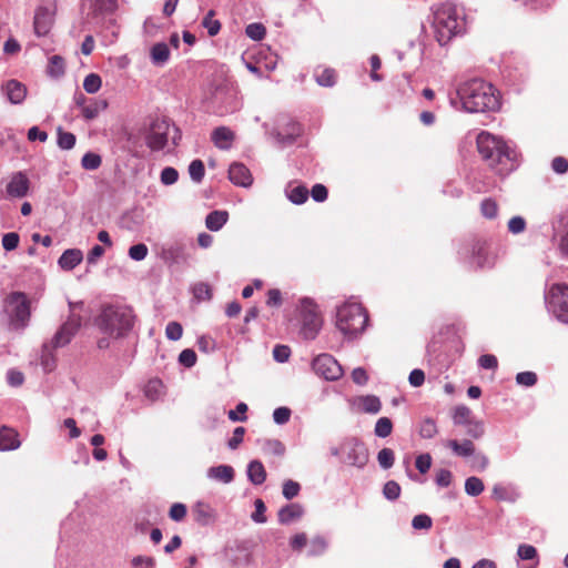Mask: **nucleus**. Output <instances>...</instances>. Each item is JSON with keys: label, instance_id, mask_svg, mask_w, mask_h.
<instances>
[{"label": "nucleus", "instance_id": "a18cd8bd", "mask_svg": "<svg viewBox=\"0 0 568 568\" xmlns=\"http://www.w3.org/2000/svg\"><path fill=\"white\" fill-rule=\"evenodd\" d=\"M402 488L399 484L395 480H388L384 484L383 487V496L389 500L395 501L400 496Z\"/></svg>", "mask_w": 568, "mask_h": 568}, {"label": "nucleus", "instance_id": "603ef678", "mask_svg": "<svg viewBox=\"0 0 568 568\" xmlns=\"http://www.w3.org/2000/svg\"><path fill=\"white\" fill-rule=\"evenodd\" d=\"M205 169L201 160H193L189 165V174L192 181L200 183L204 178Z\"/></svg>", "mask_w": 568, "mask_h": 568}, {"label": "nucleus", "instance_id": "e433bc0d", "mask_svg": "<svg viewBox=\"0 0 568 568\" xmlns=\"http://www.w3.org/2000/svg\"><path fill=\"white\" fill-rule=\"evenodd\" d=\"M455 425L465 426L474 419L471 410L465 405H458L454 408L452 415Z\"/></svg>", "mask_w": 568, "mask_h": 568}, {"label": "nucleus", "instance_id": "f257e3e1", "mask_svg": "<svg viewBox=\"0 0 568 568\" xmlns=\"http://www.w3.org/2000/svg\"><path fill=\"white\" fill-rule=\"evenodd\" d=\"M135 318L134 311L129 305H104L95 318V326L103 334L97 341L98 348L108 349L112 342L125 338L133 329Z\"/></svg>", "mask_w": 568, "mask_h": 568}, {"label": "nucleus", "instance_id": "6e6552de", "mask_svg": "<svg viewBox=\"0 0 568 568\" xmlns=\"http://www.w3.org/2000/svg\"><path fill=\"white\" fill-rule=\"evenodd\" d=\"M4 308L11 329L22 331L29 325L31 316L30 302L24 293H10L4 301Z\"/></svg>", "mask_w": 568, "mask_h": 568}, {"label": "nucleus", "instance_id": "49530a36", "mask_svg": "<svg viewBox=\"0 0 568 568\" xmlns=\"http://www.w3.org/2000/svg\"><path fill=\"white\" fill-rule=\"evenodd\" d=\"M64 73V61L60 55H52L48 64V74L58 78Z\"/></svg>", "mask_w": 568, "mask_h": 568}, {"label": "nucleus", "instance_id": "a878e982", "mask_svg": "<svg viewBox=\"0 0 568 568\" xmlns=\"http://www.w3.org/2000/svg\"><path fill=\"white\" fill-rule=\"evenodd\" d=\"M83 260V254L79 248L65 250L58 260V265L64 271H71Z\"/></svg>", "mask_w": 568, "mask_h": 568}, {"label": "nucleus", "instance_id": "7ed1b4c3", "mask_svg": "<svg viewBox=\"0 0 568 568\" xmlns=\"http://www.w3.org/2000/svg\"><path fill=\"white\" fill-rule=\"evenodd\" d=\"M481 158L500 175H506L517 168V151L501 138L481 131L476 139Z\"/></svg>", "mask_w": 568, "mask_h": 568}, {"label": "nucleus", "instance_id": "473e14b6", "mask_svg": "<svg viewBox=\"0 0 568 568\" xmlns=\"http://www.w3.org/2000/svg\"><path fill=\"white\" fill-rule=\"evenodd\" d=\"M247 478L253 485H262L266 479V471L260 460H252L247 465Z\"/></svg>", "mask_w": 568, "mask_h": 568}, {"label": "nucleus", "instance_id": "4c0bfd02", "mask_svg": "<svg viewBox=\"0 0 568 568\" xmlns=\"http://www.w3.org/2000/svg\"><path fill=\"white\" fill-rule=\"evenodd\" d=\"M485 489V485L479 477L470 476L465 480V493L468 496L477 497Z\"/></svg>", "mask_w": 568, "mask_h": 568}, {"label": "nucleus", "instance_id": "4468645a", "mask_svg": "<svg viewBox=\"0 0 568 568\" xmlns=\"http://www.w3.org/2000/svg\"><path fill=\"white\" fill-rule=\"evenodd\" d=\"M55 2L53 0H43L38 7L34 14V32L38 37L47 36L54 21L55 16Z\"/></svg>", "mask_w": 568, "mask_h": 568}, {"label": "nucleus", "instance_id": "5fc2aeb1", "mask_svg": "<svg viewBox=\"0 0 568 568\" xmlns=\"http://www.w3.org/2000/svg\"><path fill=\"white\" fill-rule=\"evenodd\" d=\"M465 427H466V434L474 439H479L485 434L484 423L480 420H477L475 418L471 422H469L467 425H465Z\"/></svg>", "mask_w": 568, "mask_h": 568}, {"label": "nucleus", "instance_id": "dca6fc26", "mask_svg": "<svg viewBox=\"0 0 568 568\" xmlns=\"http://www.w3.org/2000/svg\"><path fill=\"white\" fill-rule=\"evenodd\" d=\"M161 258L169 264H180L187 260L186 243L183 240L166 242L161 247Z\"/></svg>", "mask_w": 568, "mask_h": 568}, {"label": "nucleus", "instance_id": "0e129e2a", "mask_svg": "<svg viewBox=\"0 0 568 568\" xmlns=\"http://www.w3.org/2000/svg\"><path fill=\"white\" fill-rule=\"evenodd\" d=\"M178 179L179 172L172 166H166L161 172L160 180L164 185H172L178 181Z\"/></svg>", "mask_w": 568, "mask_h": 568}, {"label": "nucleus", "instance_id": "423d86ee", "mask_svg": "<svg viewBox=\"0 0 568 568\" xmlns=\"http://www.w3.org/2000/svg\"><path fill=\"white\" fill-rule=\"evenodd\" d=\"M367 324L368 314L359 302L348 300L336 307L335 325L347 339L362 335Z\"/></svg>", "mask_w": 568, "mask_h": 568}, {"label": "nucleus", "instance_id": "a19ab883", "mask_svg": "<svg viewBox=\"0 0 568 568\" xmlns=\"http://www.w3.org/2000/svg\"><path fill=\"white\" fill-rule=\"evenodd\" d=\"M327 546V541L325 540L324 537L316 536L308 544L307 556H320L325 552Z\"/></svg>", "mask_w": 568, "mask_h": 568}, {"label": "nucleus", "instance_id": "052dcab7", "mask_svg": "<svg viewBox=\"0 0 568 568\" xmlns=\"http://www.w3.org/2000/svg\"><path fill=\"white\" fill-rule=\"evenodd\" d=\"M516 383L525 387H531L537 383V375L534 372H520L516 375Z\"/></svg>", "mask_w": 568, "mask_h": 568}, {"label": "nucleus", "instance_id": "9b49d317", "mask_svg": "<svg viewBox=\"0 0 568 568\" xmlns=\"http://www.w3.org/2000/svg\"><path fill=\"white\" fill-rule=\"evenodd\" d=\"M300 313H301V334L304 339L312 341L314 339L321 327H322V318L317 312L316 304L311 298H302L300 302Z\"/></svg>", "mask_w": 568, "mask_h": 568}, {"label": "nucleus", "instance_id": "bf43d9fd", "mask_svg": "<svg viewBox=\"0 0 568 568\" xmlns=\"http://www.w3.org/2000/svg\"><path fill=\"white\" fill-rule=\"evenodd\" d=\"M301 486L297 481L288 479L283 484L282 494L286 499L291 500L298 495Z\"/></svg>", "mask_w": 568, "mask_h": 568}, {"label": "nucleus", "instance_id": "3c124183", "mask_svg": "<svg viewBox=\"0 0 568 568\" xmlns=\"http://www.w3.org/2000/svg\"><path fill=\"white\" fill-rule=\"evenodd\" d=\"M162 389H163L162 382L160 379L155 378V379L149 381V383L145 385L144 394L151 400H155L162 394Z\"/></svg>", "mask_w": 568, "mask_h": 568}, {"label": "nucleus", "instance_id": "58836bf2", "mask_svg": "<svg viewBox=\"0 0 568 568\" xmlns=\"http://www.w3.org/2000/svg\"><path fill=\"white\" fill-rule=\"evenodd\" d=\"M215 11L210 10L202 20V27L207 30L210 37L216 36L221 30V22L214 18Z\"/></svg>", "mask_w": 568, "mask_h": 568}, {"label": "nucleus", "instance_id": "6e6d98bb", "mask_svg": "<svg viewBox=\"0 0 568 568\" xmlns=\"http://www.w3.org/2000/svg\"><path fill=\"white\" fill-rule=\"evenodd\" d=\"M412 527L415 530H429L433 527V519L427 514H419L412 519Z\"/></svg>", "mask_w": 568, "mask_h": 568}, {"label": "nucleus", "instance_id": "2eb2a0df", "mask_svg": "<svg viewBox=\"0 0 568 568\" xmlns=\"http://www.w3.org/2000/svg\"><path fill=\"white\" fill-rule=\"evenodd\" d=\"M313 369L327 381H337L343 375L341 364L329 354H321L314 358Z\"/></svg>", "mask_w": 568, "mask_h": 568}, {"label": "nucleus", "instance_id": "72a5a7b5", "mask_svg": "<svg viewBox=\"0 0 568 568\" xmlns=\"http://www.w3.org/2000/svg\"><path fill=\"white\" fill-rule=\"evenodd\" d=\"M314 79L320 87L332 88L336 83V72L331 68H316Z\"/></svg>", "mask_w": 568, "mask_h": 568}, {"label": "nucleus", "instance_id": "f8f14e48", "mask_svg": "<svg viewBox=\"0 0 568 568\" xmlns=\"http://www.w3.org/2000/svg\"><path fill=\"white\" fill-rule=\"evenodd\" d=\"M272 134L281 148H286L302 134V126L288 115H281Z\"/></svg>", "mask_w": 568, "mask_h": 568}, {"label": "nucleus", "instance_id": "aec40b11", "mask_svg": "<svg viewBox=\"0 0 568 568\" xmlns=\"http://www.w3.org/2000/svg\"><path fill=\"white\" fill-rule=\"evenodd\" d=\"M229 179L233 184L242 187H248L253 182L250 170L243 163L239 162H234L230 165Z\"/></svg>", "mask_w": 568, "mask_h": 568}, {"label": "nucleus", "instance_id": "8fccbe9b", "mask_svg": "<svg viewBox=\"0 0 568 568\" xmlns=\"http://www.w3.org/2000/svg\"><path fill=\"white\" fill-rule=\"evenodd\" d=\"M101 163V156L93 152H87L81 159L82 168L90 171L99 169Z\"/></svg>", "mask_w": 568, "mask_h": 568}, {"label": "nucleus", "instance_id": "680f3d73", "mask_svg": "<svg viewBox=\"0 0 568 568\" xmlns=\"http://www.w3.org/2000/svg\"><path fill=\"white\" fill-rule=\"evenodd\" d=\"M508 231L511 233V234H520L523 233L525 230H526V221L523 216H513L509 221H508Z\"/></svg>", "mask_w": 568, "mask_h": 568}, {"label": "nucleus", "instance_id": "b1692460", "mask_svg": "<svg viewBox=\"0 0 568 568\" xmlns=\"http://www.w3.org/2000/svg\"><path fill=\"white\" fill-rule=\"evenodd\" d=\"M470 263L479 268L493 266V257L489 256L485 244L478 242L473 245Z\"/></svg>", "mask_w": 568, "mask_h": 568}, {"label": "nucleus", "instance_id": "774afa93", "mask_svg": "<svg viewBox=\"0 0 568 568\" xmlns=\"http://www.w3.org/2000/svg\"><path fill=\"white\" fill-rule=\"evenodd\" d=\"M131 564L134 568H154L155 560L153 557L149 556H136L131 560Z\"/></svg>", "mask_w": 568, "mask_h": 568}, {"label": "nucleus", "instance_id": "1a4fd4ad", "mask_svg": "<svg viewBox=\"0 0 568 568\" xmlns=\"http://www.w3.org/2000/svg\"><path fill=\"white\" fill-rule=\"evenodd\" d=\"M545 304L549 314L568 324V285L555 283L545 292Z\"/></svg>", "mask_w": 568, "mask_h": 568}, {"label": "nucleus", "instance_id": "393cba45", "mask_svg": "<svg viewBox=\"0 0 568 568\" xmlns=\"http://www.w3.org/2000/svg\"><path fill=\"white\" fill-rule=\"evenodd\" d=\"M207 478L223 484H230L234 480V468L230 465L213 466L207 469Z\"/></svg>", "mask_w": 568, "mask_h": 568}, {"label": "nucleus", "instance_id": "e2e57ef3", "mask_svg": "<svg viewBox=\"0 0 568 568\" xmlns=\"http://www.w3.org/2000/svg\"><path fill=\"white\" fill-rule=\"evenodd\" d=\"M182 334V325L178 322H170L165 327V335L170 341H179Z\"/></svg>", "mask_w": 568, "mask_h": 568}, {"label": "nucleus", "instance_id": "338daca9", "mask_svg": "<svg viewBox=\"0 0 568 568\" xmlns=\"http://www.w3.org/2000/svg\"><path fill=\"white\" fill-rule=\"evenodd\" d=\"M148 246L143 243L132 245L129 248V256L134 261H143L148 255Z\"/></svg>", "mask_w": 568, "mask_h": 568}, {"label": "nucleus", "instance_id": "f704fd0d", "mask_svg": "<svg viewBox=\"0 0 568 568\" xmlns=\"http://www.w3.org/2000/svg\"><path fill=\"white\" fill-rule=\"evenodd\" d=\"M358 407L367 414H377L382 408L381 399L375 395H365L357 398Z\"/></svg>", "mask_w": 568, "mask_h": 568}, {"label": "nucleus", "instance_id": "cd10ccee", "mask_svg": "<svg viewBox=\"0 0 568 568\" xmlns=\"http://www.w3.org/2000/svg\"><path fill=\"white\" fill-rule=\"evenodd\" d=\"M446 446L449 447L456 456L465 458L473 456L476 450L474 443L469 439H464L462 442L449 439L446 443Z\"/></svg>", "mask_w": 568, "mask_h": 568}, {"label": "nucleus", "instance_id": "69168bd1", "mask_svg": "<svg viewBox=\"0 0 568 568\" xmlns=\"http://www.w3.org/2000/svg\"><path fill=\"white\" fill-rule=\"evenodd\" d=\"M179 363L187 368L193 367L196 363V354L193 349H183L179 355Z\"/></svg>", "mask_w": 568, "mask_h": 568}, {"label": "nucleus", "instance_id": "6ab92c4d", "mask_svg": "<svg viewBox=\"0 0 568 568\" xmlns=\"http://www.w3.org/2000/svg\"><path fill=\"white\" fill-rule=\"evenodd\" d=\"M521 497L519 488L514 484H495L491 498L497 501L516 503Z\"/></svg>", "mask_w": 568, "mask_h": 568}, {"label": "nucleus", "instance_id": "20e7f679", "mask_svg": "<svg viewBox=\"0 0 568 568\" xmlns=\"http://www.w3.org/2000/svg\"><path fill=\"white\" fill-rule=\"evenodd\" d=\"M432 27L437 42L440 45L447 44L466 31L464 9L450 1L434 7Z\"/></svg>", "mask_w": 568, "mask_h": 568}, {"label": "nucleus", "instance_id": "09e8293b", "mask_svg": "<svg viewBox=\"0 0 568 568\" xmlns=\"http://www.w3.org/2000/svg\"><path fill=\"white\" fill-rule=\"evenodd\" d=\"M58 145L62 150H71L75 145V135L65 132L61 128L58 129Z\"/></svg>", "mask_w": 568, "mask_h": 568}, {"label": "nucleus", "instance_id": "f3484780", "mask_svg": "<svg viewBox=\"0 0 568 568\" xmlns=\"http://www.w3.org/2000/svg\"><path fill=\"white\" fill-rule=\"evenodd\" d=\"M82 9L88 16L98 18L112 14L118 9L116 0H82Z\"/></svg>", "mask_w": 568, "mask_h": 568}, {"label": "nucleus", "instance_id": "bb28decb", "mask_svg": "<svg viewBox=\"0 0 568 568\" xmlns=\"http://www.w3.org/2000/svg\"><path fill=\"white\" fill-rule=\"evenodd\" d=\"M21 442L19 439V434L9 427H2L0 429V450L8 452L14 450L19 448Z\"/></svg>", "mask_w": 568, "mask_h": 568}, {"label": "nucleus", "instance_id": "5701e85b", "mask_svg": "<svg viewBox=\"0 0 568 568\" xmlns=\"http://www.w3.org/2000/svg\"><path fill=\"white\" fill-rule=\"evenodd\" d=\"M304 515V508L300 504H288L278 510L277 517L282 525L297 521Z\"/></svg>", "mask_w": 568, "mask_h": 568}, {"label": "nucleus", "instance_id": "ddd939ff", "mask_svg": "<svg viewBox=\"0 0 568 568\" xmlns=\"http://www.w3.org/2000/svg\"><path fill=\"white\" fill-rule=\"evenodd\" d=\"M342 455H344L343 462L357 467L364 468L368 462V450L365 445L357 438H346L341 444Z\"/></svg>", "mask_w": 568, "mask_h": 568}, {"label": "nucleus", "instance_id": "7c9ffc66", "mask_svg": "<svg viewBox=\"0 0 568 568\" xmlns=\"http://www.w3.org/2000/svg\"><path fill=\"white\" fill-rule=\"evenodd\" d=\"M151 61L154 65H164L170 58V49L165 42H158L150 50Z\"/></svg>", "mask_w": 568, "mask_h": 568}, {"label": "nucleus", "instance_id": "ea45409f", "mask_svg": "<svg viewBox=\"0 0 568 568\" xmlns=\"http://www.w3.org/2000/svg\"><path fill=\"white\" fill-rule=\"evenodd\" d=\"M480 213L485 219L493 220L498 215V204L491 197H486L480 203Z\"/></svg>", "mask_w": 568, "mask_h": 568}, {"label": "nucleus", "instance_id": "c03bdc74", "mask_svg": "<svg viewBox=\"0 0 568 568\" xmlns=\"http://www.w3.org/2000/svg\"><path fill=\"white\" fill-rule=\"evenodd\" d=\"M102 85L101 77L97 73H90L84 78L83 89L87 93L94 94L97 93Z\"/></svg>", "mask_w": 568, "mask_h": 568}, {"label": "nucleus", "instance_id": "39448f33", "mask_svg": "<svg viewBox=\"0 0 568 568\" xmlns=\"http://www.w3.org/2000/svg\"><path fill=\"white\" fill-rule=\"evenodd\" d=\"M69 307L70 315L67 321L55 332L51 341L43 345L42 365L45 369H51V351L68 345L82 325L81 312L84 308V303L69 302Z\"/></svg>", "mask_w": 568, "mask_h": 568}, {"label": "nucleus", "instance_id": "79ce46f5", "mask_svg": "<svg viewBox=\"0 0 568 568\" xmlns=\"http://www.w3.org/2000/svg\"><path fill=\"white\" fill-rule=\"evenodd\" d=\"M193 296L196 301H210L212 298V290L207 283H196L192 287Z\"/></svg>", "mask_w": 568, "mask_h": 568}, {"label": "nucleus", "instance_id": "c9c22d12", "mask_svg": "<svg viewBox=\"0 0 568 568\" xmlns=\"http://www.w3.org/2000/svg\"><path fill=\"white\" fill-rule=\"evenodd\" d=\"M286 196L293 204L301 205L308 199V190L303 185L288 187Z\"/></svg>", "mask_w": 568, "mask_h": 568}, {"label": "nucleus", "instance_id": "0eeeda50", "mask_svg": "<svg viewBox=\"0 0 568 568\" xmlns=\"http://www.w3.org/2000/svg\"><path fill=\"white\" fill-rule=\"evenodd\" d=\"M181 136L180 129L168 118H156L150 125L145 142L152 151H161L168 145L170 139L173 145H178Z\"/></svg>", "mask_w": 568, "mask_h": 568}, {"label": "nucleus", "instance_id": "9d476101", "mask_svg": "<svg viewBox=\"0 0 568 568\" xmlns=\"http://www.w3.org/2000/svg\"><path fill=\"white\" fill-rule=\"evenodd\" d=\"M213 103L214 112L220 116L235 113L243 106L236 85L234 88L229 85L219 87L213 94Z\"/></svg>", "mask_w": 568, "mask_h": 568}, {"label": "nucleus", "instance_id": "37998d69", "mask_svg": "<svg viewBox=\"0 0 568 568\" xmlns=\"http://www.w3.org/2000/svg\"><path fill=\"white\" fill-rule=\"evenodd\" d=\"M393 423L388 417H381L377 419L374 433L377 437L386 438L392 434Z\"/></svg>", "mask_w": 568, "mask_h": 568}, {"label": "nucleus", "instance_id": "c85d7f7f", "mask_svg": "<svg viewBox=\"0 0 568 568\" xmlns=\"http://www.w3.org/2000/svg\"><path fill=\"white\" fill-rule=\"evenodd\" d=\"M227 220L226 211H212L205 217V226L212 232H217L226 224Z\"/></svg>", "mask_w": 568, "mask_h": 568}, {"label": "nucleus", "instance_id": "864d4df0", "mask_svg": "<svg viewBox=\"0 0 568 568\" xmlns=\"http://www.w3.org/2000/svg\"><path fill=\"white\" fill-rule=\"evenodd\" d=\"M377 462L383 469H389L395 462V454L390 448H383L377 454Z\"/></svg>", "mask_w": 568, "mask_h": 568}, {"label": "nucleus", "instance_id": "f03ea898", "mask_svg": "<svg viewBox=\"0 0 568 568\" xmlns=\"http://www.w3.org/2000/svg\"><path fill=\"white\" fill-rule=\"evenodd\" d=\"M456 93L457 98L452 99L450 103L455 105L458 101L468 113L495 112L500 108L498 91L481 79L474 78L462 82Z\"/></svg>", "mask_w": 568, "mask_h": 568}, {"label": "nucleus", "instance_id": "c756f323", "mask_svg": "<svg viewBox=\"0 0 568 568\" xmlns=\"http://www.w3.org/2000/svg\"><path fill=\"white\" fill-rule=\"evenodd\" d=\"M195 520L201 525H207L215 518L214 509L206 503L199 501L193 508Z\"/></svg>", "mask_w": 568, "mask_h": 568}, {"label": "nucleus", "instance_id": "4be33fe9", "mask_svg": "<svg viewBox=\"0 0 568 568\" xmlns=\"http://www.w3.org/2000/svg\"><path fill=\"white\" fill-rule=\"evenodd\" d=\"M213 144L220 150H230L235 140V133L227 126H217L211 133Z\"/></svg>", "mask_w": 568, "mask_h": 568}, {"label": "nucleus", "instance_id": "4d7b16f0", "mask_svg": "<svg viewBox=\"0 0 568 568\" xmlns=\"http://www.w3.org/2000/svg\"><path fill=\"white\" fill-rule=\"evenodd\" d=\"M245 33L250 39H252L254 41H260V40L264 39V37L266 34V29L262 23L254 22V23H250L246 27Z\"/></svg>", "mask_w": 568, "mask_h": 568}, {"label": "nucleus", "instance_id": "2f4dec72", "mask_svg": "<svg viewBox=\"0 0 568 568\" xmlns=\"http://www.w3.org/2000/svg\"><path fill=\"white\" fill-rule=\"evenodd\" d=\"M108 108V101L104 99H92L87 105H83L82 115L85 120L95 119L102 111Z\"/></svg>", "mask_w": 568, "mask_h": 568}, {"label": "nucleus", "instance_id": "412c9836", "mask_svg": "<svg viewBox=\"0 0 568 568\" xmlns=\"http://www.w3.org/2000/svg\"><path fill=\"white\" fill-rule=\"evenodd\" d=\"M29 180L23 172H16L7 184V193L11 197H24L29 191Z\"/></svg>", "mask_w": 568, "mask_h": 568}, {"label": "nucleus", "instance_id": "de8ad7c7", "mask_svg": "<svg viewBox=\"0 0 568 568\" xmlns=\"http://www.w3.org/2000/svg\"><path fill=\"white\" fill-rule=\"evenodd\" d=\"M438 429L435 420L433 418H425L420 423L419 435L423 438L430 439L436 436Z\"/></svg>", "mask_w": 568, "mask_h": 568}, {"label": "nucleus", "instance_id": "a211bd4d", "mask_svg": "<svg viewBox=\"0 0 568 568\" xmlns=\"http://www.w3.org/2000/svg\"><path fill=\"white\" fill-rule=\"evenodd\" d=\"M1 92L11 104H21L27 97V87L14 79L6 81L1 85Z\"/></svg>", "mask_w": 568, "mask_h": 568}, {"label": "nucleus", "instance_id": "13d9d810", "mask_svg": "<svg viewBox=\"0 0 568 568\" xmlns=\"http://www.w3.org/2000/svg\"><path fill=\"white\" fill-rule=\"evenodd\" d=\"M263 448L265 452L273 454L275 456H282L285 453V446L278 439H267L265 440Z\"/></svg>", "mask_w": 568, "mask_h": 568}]
</instances>
